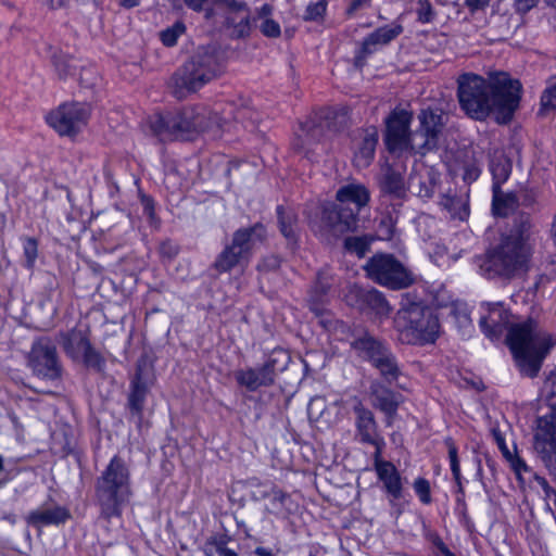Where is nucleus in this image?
<instances>
[{
	"label": "nucleus",
	"mask_w": 556,
	"mask_h": 556,
	"mask_svg": "<svg viewBox=\"0 0 556 556\" xmlns=\"http://www.w3.org/2000/svg\"><path fill=\"white\" fill-rule=\"evenodd\" d=\"M457 84L459 104L475 119L493 114L498 123L505 124L519 105L521 84L506 73L493 74L489 81L476 74H463Z\"/></svg>",
	"instance_id": "obj_1"
},
{
	"label": "nucleus",
	"mask_w": 556,
	"mask_h": 556,
	"mask_svg": "<svg viewBox=\"0 0 556 556\" xmlns=\"http://www.w3.org/2000/svg\"><path fill=\"white\" fill-rule=\"evenodd\" d=\"M531 222L528 215H520L510 231L500 242L476 257L480 273L488 278H509L522 270L529 262Z\"/></svg>",
	"instance_id": "obj_2"
},
{
	"label": "nucleus",
	"mask_w": 556,
	"mask_h": 556,
	"mask_svg": "<svg viewBox=\"0 0 556 556\" xmlns=\"http://www.w3.org/2000/svg\"><path fill=\"white\" fill-rule=\"evenodd\" d=\"M225 59L215 47H200L173 74L169 87L173 94L184 99L225 73Z\"/></svg>",
	"instance_id": "obj_3"
},
{
	"label": "nucleus",
	"mask_w": 556,
	"mask_h": 556,
	"mask_svg": "<svg viewBox=\"0 0 556 556\" xmlns=\"http://www.w3.org/2000/svg\"><path fill=\"white\" fill-rule=\"evenodd\" d=\"M507 342L520 371L530 378L538 375L543 359L553 345L549 334L532 319L513 325Z\"/></svg>",
	"instance_id": "obj_4"
},
{
	"label": "nucleus",
	"mask_w": 556,
	"mask_h": 556,
	"mask_svg": "<svg viewBox=\"0 0 556 556\" xmlns=\"http://www.w3.org/2000/svg\"><path fill=\"white\" fill-rule=\"evenodd\" d=\"M369 200L367 189L362 185H346L337 192V203H329L323 210L325 228L334 237L357 228V214Z\"/></svg>",
	"instance_id": "obj_5"
},
{
	"label": "nucleus",
	"mask_w": 556,
	"mask_h": 556,
	"mask_svg": "<svg viewBox=\"0 0 556 556\" xmlns=\"http://www.w3.org/2000/svg\"><path fill=\"white\" fill-rule=\"evenodd\" d=\"M130 494L129 469L121 457L114 456L97 480L96 495L101 514L106 519L118 517Z\"/></svg>",
	"instance_id": "obj_6"
},
{
	"label": "nucleus",
	"mask_w": 556,
	"mask_h": 556,
	"mask_svg": "<svg viewBox=\"0 0 556 556\" xmlns=\"http://www.w3.org/2000/svg\"><path fill=\"white\" fill-rule=\"evenodd\" d=\"M402 342L407 344L433 343L440 333V324L434 312L420 304L402 307L394 319Z\"/></svg>",
	"instance_id": "obj_7"
},
{
	"label": "nucleus",
	"mask_w": 556,
	"mask_h": 556,
	"mask_svg": "<svg viewBox=\"0 0 556 556\" xmlns=\"http://www.w3.org/2000/svg\"><path fill=\"white\" fill-rule=\"evenodd\" d=\"M348 123L349 111L346 108L320 109L301 125V135H299V142L295 147L299 150H306L323 138L326 129L337 132L345 128Z\"/></svg>",
	"instance_id": "obj_8"
},
{
	"label": "nucleus",
	"mask_w": 556,
	"mask_h": 556,
	"mask_svg": "<svg viewBox=\"0 0 556 556\" xmlns=\"http://www.w3.org/2000/svg\"><path fill=\"white\" fill-rule=\"evenodd\" d=\"M265 238L266 229L260 223L250 228L238 229L232 236L231 244L227 245L217 256L214 267L220 273L230 270L247 260L253 247L257 242H263Z\"/></svg>",
	"instance_id": "obj_9"
},
{
	"label": "nucleus",
	"mask_w": 556,
	"mask_h": 556,
	"mask_svg": "<svg viewBox=\"0 0 556 556\" xmlns=\"http://www.w3.org/2000/svg\"><path fill=\"white\" fill-rule=\"evenodd\" d=\"M353 349L367 359L388 383H393L401 375L395 355L391 350L375 337L365 333L352 342Z\"/></svg>",
	"instance_id": "obj_10"
},
{
	"label": "nucleus",
	"mask_w": 556,
	"mask_h": 556,
	"mask_svg": "<svg viewBox=\"0 0 556 556\" xmlns=\"http://www.w3.org/2000/svg\"><path fill=\"white\" fill-rule=\"evenodd\" d=\"M549 413L538 418L533 447L542 464L556 479V395L547 399Z\"/></svg>",
	"instance_id": "obj_11"
},
{
	"label": "nucleus",
	"mask_w": 556,
	"mask_h": 556,
	"mask_svg": "<svg viewBox=\"0 0 556 556\" xmlns=\"http://www.w3.org/2000/svg\"><path fill=\"white\" fill-rule=\"evenodd\" d=\"M365 270L376 282L391 289H403L413 283L410 271L390 254L372 256L365 265Z\"/></svg>",
	"instance_id": "obj_12"
},
{
	"label": "nucleus",
	"mask_w": 556,
	"mask_h": 556,
	"mask_svg": "<svg viewBox=\"0 0 556 556\" xmlns=\"http://www.w3.org/2000/svg\"><path fill=\"white\" fill-rule=\"evenodd\" d=\"M418 119L420 126L417 130L410 131L407 152L425 155L438 149L439 138L443 128L442 115L430 110H421Z\"/></svg>",
	"instance_id": "obj_13"
},
{
	"label": "nucleus",
	"mask_w": 556,
	"mask_h": 556,
	"mask_svg": "<svg viewBox=\"0 0 556 556\" xmlns=\"http://www.w3.org/2000/svg\"><path fill=\"white\" fill-rule=\"evenodd\" d=\"M90 106L83 102H66L47 116L48 124L61 136L73 137L86 126Z\"/></svg>",
	"instance_id": "obj_14"
},
{
	"label": "nucleus",
	"mask_w": 556,
	"mask_h": 556,
	"mask_svg": "<svg viewBox=\"0 0 556 556\" xmlns=\"http://www.w3.org/2000/svg\"><path fill=\"white\" fill-rule=\"evenodd\" d=\"M28 365L38 376L48 379H56L61 376L56 348L48 338L34 342L28 355Z\"/></svg>",
	"instance_id": "obj_15"
},
{
	"label": "nucleus",
	"mask_w": 556,
	"mask_h": 556,
	"mask_svg": "<svg viewBox=\"0 0 556 556\" xmlns=\"http://www.w3.org/2000/svg\"><path fill=\"white\" fill-rule=\"evenodd\" d=\"M412 113L405 110L394 111L387 119L386 144L391 153L407 152Z\"/></svg>",
	"instance_id": "obj_16"
},
{
	"label": "nucleus",
	"mask_w": 556,
	"mask_h": 556,
	"mask_svg": "<svg viewBox=\"0 0 556 556\" xmlns=\"http://www.w3.org/2000/svg\"><path fill=\"white\" fill-rule=\"evenodd\" d=\"M277 357L270 356L260 367H248L235 371V379L239 386L254 392L262 387L274 384L276 377Z\"/></svg>",
	"instance_id": "obj_17"
},
{
	"label": "nucleus",
	"mask_w": 556,
	"mask_h": 556,
	"mask_svg": "<svg viewBox=\"0 0 556 556\" xmlns=\"http://www.w3.org/2000/svg\"><path fill=\"white\" fill-rule=\"evenodd\" d=\"M345 301L350 306L361 311H371L379 316H386L390 312L389 304L382 293L375 289L362 288L357 285L349 288Z\"/></svg>",
	"instance_id": "obj_18"
},
{
	"label": "nucleus",
	"mask_w": 556,
	"mask_h": 556,
	"mask_svg": "<svg viewBox=\"0 0 556 556\" xmlns=\"http://www.w3.org/2000/svg\"><path fill=\"white\" fill-rule=\"evenodd\" d=\"M354 413L359 441L374 445L376 447L374 457H380L384 442L377 431V424L374 414L364 407L362 403L354 406Z\"/></svg>",
	"instance_id": "obj_19"
},
{
	"label": "nucleus",
	"mask_w": 556,
	"mask_h": 556,
	"mask_svg": "<svg viewBox=\"0 0 556 556\" xmlns=\"http://www.w3.org/2000/svg\"><path fill=\"white\" fill-rule=\"evenodd\" d=\"M479 320L484 334L490 339H497L509 324L510 314L502 303H483Z\"/></svg>",
	"instance_id": "obj_20"
},
{
	"label": "nucleus",
	"mask_w": 556,
	"mask_h": 556,
	"mask_svg": "<svg viewBox=\"0 0 556 556\" xmlns=\"http://www.w3.org/2000/svg\"><path fill=\"white\" fill-rule=\"evenodd\" d=\"M152 383V370L146 361L137 364L135 377L131 381V391L128 396L130 410L140 416L143 409L144 400Z\"/></svg>",
	"instance_id": "obj_21"
},
{
	"label": "nucleus",
	"mask_w": 556,
	"mask_h": 556,
	"mask_svg": "<svg viewBox=\"0 0 556 556\" xmlns=\"http://www.w3.org/2000/svg\"><path fill=\"white\" fill-rule=\"evenodd\" d=\"M369 394L372 406L386 415V422L391 426L402 403L401 394L393 392L377 380L370 383Z\"/></svg>",
	"instance_id": "obj_22"
},
{
	"label": "nucleus",
	"mask_w": 556,
	"mask_h": 556,
	"mask_svg": "<svg viewBox=\"0 0 556 556\" xmlns=\"http://www.w3.org/2000/svg\"><path fill=\"white\" fill-rule=\"evenodd\" d=\"M375 458V469L378 478L382 481L387 493L393 498L399 500L402 497V479L395 466L380 457Z\"/></svg>",
	"instance_id": "obj_23"
},
{
	"label": "nucleus",
	"mask_w": 556,
	"mask_h": 556,
	"mask_svg": "<svg viewBox=\"0 0 556 556\" xmlns=\"http://www.w3.org/2000/svg\"><path fill=\"white\" fill-rule=\"evenodd\" d=\"M378 143V130L376 127H368L361 131L359 139L355 144L354 162L357 167H367L375 157Z\"/></svg>",
	"instance_id": "obj_24"
},
{
	"label": "nucleus",
	"mask_w": 556,
	"mask_h": 556,
	"mask_svg": "<svg viewBox=\"0 0 556 556\" xmlns=\"http://www.w3.org/2000/svg\"><path fill=\"white\" fill-rule=\"evenodd\" d=\"M522 469L516 473L519 482L528 484L531 489L543 492L544 500L549 506V502L556 505V491L548 484L544 477L536 475L528 465H520Z\"/></svg>",
	"instance_id": "obj_25"
},
{
	"label": "nucleus",
	"mask_w": 556,
	"mask_h": 556,
	"mask_svg": "<svg viewBox=\"0 0 556 556\" xmlns=\"http://www.w3.org/2000/svg\"><path fill=\"white\" fill-rule=\"evenodd\" d=\"M439 204L453 219L465 220L469 215L468 194L466 192L457 193L450 190L442 194Z\"/></svg>",
	"instance_id": "obj_26"
},
{
	"label": "nucleus",
	"mask_w": 556,
	"mask_h": 556,
	"mask_svg": "<svg viewBox=\"0 0 556 556\" xmlns=\"http://www.w3.org/2000/svg\"><path fill=\"white\" fill-rule=\"evenodd\" d=\"M403 31L399 24L386 25L376 29L363 42V49L366 53H372L378 46L388 45Z\"/></svg>",
	"instance_id": "obj_27"
},
{
	"label": "nucleus",
	"mask_w": 556,
	"mask_h": 556,
	"mask_svg": "<svg viewBox=\"0 0 556 556\" xmlns=\"http://www.w3.org/2000/svg\"><path fill=\"white\" fill-rule=\"evenodd\" d=\"M68 517L70 514L62 507L39 508L28 515L27 522L35 527H42L63 523Z\"/></svg>",
	"instance_id": "obj_28"
},
{
	"label": "nucleus",
	"mask_w": 556,
	"mask_h": 556,
	"mask_svg": "<svg viewBox=\"0 0 556 556\" xmlns=\"http://www.w3.org/2000/svg\"><path fill=\"white\" fill-rule=\"evenodd\" d=\"M277 218L281 235L288 240L289 244L294 245L299 232L298 215L292 208L279 205L277 207Z\"/></svg>",
	"instance_id": "obj_29"
},
{
	"label": "nucleus",
	"mask_w": 556,
	"mask_h": 556,
	"mask_svg": "<svg viewBox=\"0 0 556 556\" xmlns=\"http://www.w3.org/2000/svg\"><path fill=\"white\" fill-rule=\"evenodd\" d=\"M174 119L169 127L175 128L176 139L187 138L190 134L197 132V110L195 108H185L178 113L174 114Z\"/></svg>",
	"instance_id": "obj_30"
},
{
	"label": "nucleus",
	"mask_w": 556,
	"mask_h": 556,
	"mask_svg": "<svg viewBox=\"0 0 556 556\" xmlns=\"http://www.w3.org/2000/svg\"><path fill=\"white\" fill-rule=\"evenodd\" d=\"M174 114L163 115L155 113L147 119V125L152 135L159 137L162 141L176 139L175 128L169 127L174 119Z\"/></svg>",
	"instance_id": "obj_31"
},
{
	"label": "nucleus",
	"mask_w": 556,
	"mask_h": 556,
	"mask_svg": "<svg viewBox=\"0 0 556 556\" xmlns=\"http://www.w3.org/2000/svg\"><path fill=\"white\" fill-rule=\"evenodd\" d=\"M232 13L231 10L224 12V25L230 29V35L235 38H243L249 36L251 31V11L247 5V15L240 17Z\"/></svg>",
	"instance_id": "obj_32"
},
{
	"label": "nucleus",
	"mask_w": 556,
	"mask_h": 556,
	"mask_svg": "<svg viewBox=\"0 0 556 556\" xmlns=\"http://www.w3.org/2000/svg\"><path fill=\"white\" fill-rule=\"evenodd\" d=\"M493 213L497 216H507L517 206V198L513 192H504L501 187L492 186Z\"/></svg>",
	"instance_id": "obj_33"
},
{
	"label": "nucleus",
	"mask_w": 556,
	"mask_h": 556,
	"mask_svg": "<svg viewBox=\"0 0 556 556\" xmlns=\"http://www.w3.org/2000/svg\"><path fill=\"white\" fill-rule=\"evenodd\" d=\"M61 344L65 352L73 358L79 357L84 351H88V339L80 332L72 330L61 334Z\"/></svg>",
	"instance_id": "obj_34"
},
{
	"label": "nucleus",
	"mask_w": 556,
	"mask_h": 556,
	"mask_svg": "<svg viewBox=\"0 0 556 556\" xmlns=\"http://www.w3.org/2000/svg\"><path fill=\"white\" fill-rule=\"evenodd\" d=\"M380 186L383 192L394 197L401 198L405 194L403 176L391 167L383 169Z\"/></svg>",
	"instance_id": "obj_35"
},
{
	"label": "nucleus",
	"mask_w": 556,
	"mask_h": 556,
	"mask_svg": "<svg viewBox=\"0 0 556 556\" xmlns=\"http://www.w3.org/2000/svg\"><path fill=\"white\" fill-rule=\"evenodd\" d=\"M493 186L501 187L511 172V163L503 152H495L490 162Z\"/></svg>",
	"instance_id": "obj_36"
},
{
	"label": "nucleus",
	"mask_w": 556,
	"mask_h": 556,
	"mask_svg": "<svg viewBox=\"0 0 556 556\" xmlns=\"http://www.w3.org/2000/svg\"><path fill=\"white\" fill-rule=\"evenodd\" d=\"M307 415L312 422L329 425L332 421L328 412L326 400L323 396H315L309 401L307 406Z\"/></svg>",
	"instance_id": "obj_37"
},
{
	"label": "nucleus",
	"mask_w": 556,
	"mask_h": 556,
	"mask_svg": "<svg viewBox=\"0 0 556 556\" xmlns=\"http://www.w3.org/2000/svg\"><path fill=\"white\" fill-rule=\"evenodd\" d=\"M492 435L497 444V446L500 447L501 452L503 453L504 457L508 460L511 469L514 470L515 475L520 471L522 469L520 465H527L523 459H521L517 454H516V446H514L513 451H510L506 443H505V439L504 437L502 435L501 431L496 428H493L492 429Z\"/></svg>",
	"instance_id": "obj_38"
},
{
	"label": "nucleus",
	"mask_w": 556,
	"mask_h": 556,
	"mask_svg": "<svg viewBox=\"0 0 556 556\" xmlns=\"http://www.w3.org/2000/svg\"><path fill=\"white\" fill-rule=\"evenodd\" d=\"M195 110L198 117L197 124H200V126L197 127V132L210 130L214 126L222 127L223 122L226 121V117H222L204 106H197Z\"/></svg>",
	"instance_id": "obj_39"
},
{
	"label": "nucleus",
	"mask_w": 556,
	"mask_h": 556,
	"mask_svg": "<svg viewBox=\"0 0 556 556\" xmlns=\"http://www.w3.org/2000/svg\"><path fill=\"white\" fill-rule=\"evenodd\" d=\"M269 495L267 510L274 515H282L289 496L279 489L273 488Z\"/></svg>",
	"instance_id": "obj_40"
},
{
	"label": "nucleus",
	"mask_w": 556,
	"mask_h": 556,
	"mask_svg": "<svg viewBox=\"0 0 556 556\" xmlns=\"http://www.w3.org/2000/svg\"><path fill=\"white\" fill-rule=\"evenodd\" d=\"M185 30L186 26L182 23L177 22L172 27H168L161 31V41L166 47H173L177 43L178 38L185 33Z\"/></svg>",
	"instance_id": "obj_41"
},
{
	"label": "nucleus",
	"mask_w": 556,
	"mask_h": 556,
	"mask_svg": "<svg viewBox=\"0 0 556 556\" xmlns=\"http://www.w3.org/2000/svg\"><path fill=\"white\" fill-rule=\"evenodd\" d=\"M54 67L61 79L72 76L77 68L75 61L72 58L65 56L55 58Z\"/></svg>",
	"instance_id": "obj_42"
},
{
	"label": "nucleus",
	"mask_w": 556,
	"mask_h": 556,
	"mask_svg": "<svg viewBox=\"0 0 556 556\" xmlns=\"http://www.w3.org/2000/svg\"><path fill=\"white\" fill-rule=\"evenodd\" d=\"M327 10L326 0H319L315 3L307 5L303 18L305 21H319L323 20Z\"/></svg>",
	"instance_id": "obj_43"
},
{
	"label": "nucleus",
	"mask_w": 556,
	"mask_h": 556,
	"mask_svg": "<svg viewBox=\"0 0 556 556\" xmlns=\"http://www.w3.org/2000/svg\"><path fill=\"white\" fill-rule=\"evenodd\" d=\"M344 247L348 251L363 257L368 250V242L361 237H349L344 240Z\"/></svg>",
	"instance_id": "obj_44"
},
{
	"label": "nucleus",
	"mask_w": 556,
	"mask_h": 556,
	"mask_svg": "<svg viewBox=\"0 0 556 556\" xmlns=\"http://www.w3.org/2000/svg\"><path fill=\"white\" fill-rule=\"evenodd\" d=\"M214 2L223 7L225 12L231 10L232 13L241 15L240 17L247 15V3L244 0H214Z\"/></svg>",
	"instance_id": "obj_45"
},
{
	"label": "nucleus",
	"mask_w": 556,
	"mask_h": 556,
	"mask_svg": "<svg viewBox=\"0 0 556 556\" xmlns=\"http://www.w3.org/2000/svg\"><path fill=\"white\" fill-rule=\"evenodd\" d=\"M24 255L26 258V266L33 268L38 255V243L33 238H27L24 243Z\"/></svg>",
	"instance_id": "obj_46"
},
{
	"label": "nucleus",
	"mask_w": 556,
	"mask_h": 556,
	"mask_svg": "<svg viewBox=\"0 0 556 556\" xmlns=\"http://www.w3.org/2000/svg\"><path fill=\"white\" fill-rule=\"evenodd\" d=\"M414 489L422 503L429 504L431 502L430 484L428 480L417 478L414 482Z\"/></svg>",
	"instance_id": "obj_47"
},
{
	"label": "nucleus",
	"mask_w": 556,
	"mask_h": 556,
	"mask_svg": "<svg viewBox=\"0 0 556 556\" xmlns=\"http://www.w3.org/2000/svg\"><path fill=\"white\" fill-rule=\"evenodd\" d=\"M99 75L93 68H83L79 74V83L86 88H92L97 85Z\"/></svg>",
	"instance_id": "obj_48"
},
{
	"label": "nucleus",
	"mask_w": 556,
	"mask_h": 556,
	"mask_svg": "<svg viewBox=\"0 0 556 556\" xmlns=\"http://www.w3.org/2000/svg\"><path fill=\"white\" fill-rule=\"evenodd\" d=\"M261 31L266 37L276 38L280 35V26L276 21L266 18L261 24Z\"/></svg>",
	"instance_id": "obj_49"
},
{
	"label": "nucleus",
	"mask_w": 556,
	"mask_h": 556,
	"mask_svg": "<svg viewBox=\"0 0 556 556\" xmlns=\"http://www.w3.org/2000/svg\"><path fill=\"white\" fill-rule=\"evenodd\" d=\"M419 8L417 10L418 18L422 23H429L433 18L432 7L427 0H419Z\"/></svg>",
	"instance_id": "obj_50"
},
{
	"label": "nucleus",
	"mask_w": 556,
	"mask_h": 556,
	"mask_svg": "<svg viewBox=\"0 0 556 556\" xmlns=\"http://www.w3.org/2000/svg\"><path fill=\"white\" fill-rule=\"evenodd\" d=\"M280 266V258L276 255L265 257L258 265L262 270H275Z\"/></svg>",
	"instance_id": "obj_51"
},
{
	"label": "nucleus",
	"mask_w": 556,
	"mask_h": 556,
	"mask_svg": "<svg viewBox=\"0 0 556 556\" xmlns=\"http://www.w3.org/2000/svg\"><path fill=\"white\" fill-rule=\"evenodd\" d=\"M80 356L84 357L87 365L98 366L100 363L99 354L93 351L90 344L88 345V351H84Z\"/></svg>",
	"instance_id": "obj_52"
},
{
	"label": "nucleus",
	"mask_w": 556,
	"mask_h": 556,
	"mask_svg": "<svg viewBox=\"0 0 556 556\" xmlns=\"http://www.w3.org/2000/svg\"><path fill=\"white\" fill-rule=\"evenodd\" d=\"M254 112L248 106H241L237 109L233 119L240 123H244L247 119H251Z\"/></svg>",
	"instance_id": "obj_53"
},
{
	"label": "nucleus",
	"mask_w": 556,
	"mask_h": 556,
	"mask_svg": "<svg viewBox=\"0 0 556 556\" xmlns=\"http://www.w3.org/2000/svg\"><path fill=\"white\" fill-rule=\"evenodd\" d=\"M538 0H516L518 11L527 12L535 5Z\"/></svg>",
	"instance_id": "obj_54"
},
{
	"label": "nucleus",
	"mask_w": 556,
	"mask_h": 556,
	"mask_svg": "<svg viewBox=\"0 0 556 556\" xmlns=\"http://www.w3.org/2000/svg\"><path fill=\"white\" fill-rule=\"evenodd\" d=\"M450 464L454 479L460 485V468L458 458L450 459Z\"/></svg>",
	"instance_id": "obj_55"
},
{
	"label": "nucleus",
	"mask_w": 556,
	"mask_h": 556,
	"mask_svg": "<svg viewBox=\"0 0 556 556\" xmlns=\"http://www.w3.org/2000/svg\"><path fill=\"white\" fill-rule=\"evenodd\" d=\"M367 3V0H351L350 7L346 10L349 15L354 14L357 10L364 7Z\"/></svg>",
	"instance_id": "obj_56"
},
{
	"label": "nucleus",
	"mask_w": 556,
	"mask_h": 556,
	"mask_svg": "<svg viewBox=\"0 0 556 556\" xmlns=\"http://www.w3.org/2000/svg\"><path fill=\"white\" fill-rule=\"evenodd\" d=\"M465 2L471 10H478L488 5L490 0H465Z\"/></svg>",
	"instance_id": "obj_57"
},
{
	"label": "nucleus",
	"mask_w": 556,
	"mask_h": 556,
	"mask_svg": "<svg viewBox=\"0 0 556 556\" xmlns=\"http://www.w3.org/2000/svg\"><path fill=\"white\" fill-rule=\"evenodd\" d=\"M184 2L192 10L200 11L206 0H184Z\"/></svg>",
	"instance_id": "obj_58"
},
{
	"label": "nucleus",
	"mask_w": 556,
	"mask_h": 556,
	"mask_svg": "<svg viewBox=\"0 0 556 556\" xmlns=\"http://www.w3.org/2000/svg\"><path fill=\"white\" fill-rule=\"evenodd\" d=\"M435 546L442 556H455L441 540L435 542Z\"/></svg>",
	"instance_id": "obj_59"
},
{
	"label": "nucleus",
	"mask_w": 556,
	"mask_h": 556,
	"mask_svg": "<svg viewBox=\"0 0 556 556\" xmlns=\"http://www.w3.org/2000/svg\"><path fill=\"white\" fill-rule=\"evenodd\" d=\"M445 443H446V445L448 447V458L450 459L458 458V456H457V448H456L453 440L452 439H446Z\"/></svg>",
	"instance_id": "obj_60"
},
{
	"label": "nucleus",
	"mask_w": 556,
	"mask_h": 556,
	"mask_svg": "<svg viewBox=\"0 0 556 556\" xmlns=\"http://www.w3.org/2000/svg\"><path fill=\"white\" fill-rule=\"evenodd\" d=\"M141 0H119V4L126 9L137 7Z\"/></svg>",
	"instance_id": "obj_61"
},
{
	"label": "nucleus",
	"mask_w": 556,
	"mask_h": 556,
	"mask_svg": "<svg viewBox=\"0 0 556 556\" xmlns=\"http://www.w3.org/2000/svg\"><path fill=\"white\" fill-rule=\"evenodd\" d=\"M217 552L219 556H238L235 551L227 547H218Z\"/></svg>",
	"instance_id": "obj_62"
},
{
	"label": "nucleus",
	"mask_w": 556,
	"mask_h": 556,
	"mask_svg": "<svg viewBox=\"0 0 556 556\" xmlns=\"http://www.w3.org/2000/svg\"><path fill=\"white\" fill-rule=\"evenodd\" d=\"M433 193V190L430 188V187H421L419 192H418V195L419 197H422V198H430Z\"/></svg>",
	"instance_id": "obj_63"
},
{
	"label": "nucleus",
	"mask_w": 556,
	"mask_h": 556,
	"mask_svg": "<svg viewBox=\"0 0 556 556\" xmlns=\"http://www.w3.org/2000/svg\"><path fill=\"white\" fill-rule=\"evenodd\" d=\"M254 553L257 556H274V554L270 551H268L264 547H256Z\"/></svg>",
	"instance_id": "obj_64"
}]
</instances>
